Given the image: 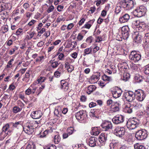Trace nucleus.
I'll return each mask as SVG.
<instances>
[{"instance_id":"nucleus-22","label":"nucleus","mask_w":149,"mask_h":149,"mask_svg":"<svg viewBox=\"0 0 149 149\" xmlns=\"http://www.w3.org/2000/svg\"><path fill=\"white\" fill-rule=\"evenodd\" d=\"M131 105L132 107L136 109H138L141 108L142 107V104L133 101L131 103Z\"/></svg>"},{"instance_id":"nucleus-29","label":"nucleus","mask_w":149,"mask_h":149,"mask_svg":"<svg viewBox=\"0 0 149 149\" xmlns=\"http://www.w3.org/2000/svg\"><path fill=\"white\" fill-rule=\"evenodd\" d=\"M22 110V108H20L17 106H15L13 108V111L14 113H16Z\"/></svg>"},{"instance_id":"nucleus-30","label":"nucleus","mask_w":149,"mask_h":149,"mask_svg":"<svg viewBox=\"0 0 149 149\" xmlns=\"http://www.w3.org/2000/svg\"><path fill=\"white\" fill-rule=\"evenodd\" d=\"M118 146L117 143L112 142L109 144L110 149H116V148Z\"/></svg>"},{"instance_id":"nucleus-40","label":"nucleus","mask_w":149,"mask_h":149,"mask_svg":"<svg viewBox=\"0 0 149 149\" xmlns=\"http://www.w3.org/2000/svg\"><path fill=\"white\" fill-rule=\"evenodd\" d=\"M30 77V71H27L25 74V77L23 78V81H26L27 79H29Z\"/></svg>"},{"instance_id":"nucleus-60","label":"nucleus","mask_w":149,"mask_h":149,"mask_svg":"<svg viewBox=\"0 0 149 149\" xmlns=\"http://www.w3.org/2000/svg\"><path fill=\"white\" fill-rule=\"evenodd\" d=\"M93 38L92 36H90L88 37L86 40V42L88 43H91L92 42Z\"/></svg>"},{"instance_id":"nucleus-11","label":"nucleus","mask_w":149,"mask_h":149,"mask_svg":"<svg viewBox=\"0 0 149 149\" xmlns=\"http://www.w3.org/2000/svg\"><path fill=\"white\" fill-rule=\"evenodd\" d=\"M37 86H35L34 84H32L25 91V94L27 95H29L31 94H33L35 93L36 89Z\"/></svg>"},{"instance_id":"nucleus-10","label":"nucleus","mask_w":149,"mask_h":149,"mask_svg":"<svg viewBox=\"0 0 149 149\" xmlns=\"http://www.w3.org/2000/svg\"><path fill=\"white\" fill-rule=\"evenodd\" d=\"M101 126L106 131L112 129L113 127L112 123L110 121L106 120L103 122Z\"/></svg>"},{"instance_id":"nucleus-53","label":"nucleus","mask_w":149,"mask_h":149,"mask_svg":"<svg viewBox=\"0 0 149 149\" xmlns=\"http://www.w3.org/2000/svg\"><path fill=\"white\" fill-rule=\"evenodd\" d=\"M83 113V114H81L80 117V120H79L82 121L83 120H85L86 118L87 115H86V114L85 113V112H84Z\"/></svg>"},{"instance_id":"nucleus-8","label":"nucleus","mask_w":149,"mask_h":149,"mask_svg":"<svg viewBox=\"0 0 149 149\" xmlns=\"http://www.w3.org/2000/svg\"><path fill=\"white\" fill-rule=\"evenodd\" d=\"M125 129L123 127H116L114 131V134L120 137H122L125 134Z\"/></svg>"},{"instance_id":"nucleus-28","label":"nucleus","mask_w":149,"mask_h":149,"mask_svg":"<svg viewBox=\"0 0 149 149\" xmlns=\"http://www.w3.org/2000/svg\"><path fill=\"white\" fill-rule=\"evenodd\" d=\"M84 112H85V111H84L81 110L76 113L75 114V117L76 119L78 120H80L81 115V114H83L84 113H83Z\"/></svg>"},{"instance_id":"nucleus-49","label":"nucleus","mask_w":149,"mask_h":149,"mask_svg":"<svg viewBox=\"0 0 149 149\" xmlns=\"http://www.w3.org/2000/svg\"><path fill=\"white\" fill-rule=\"evenodd\" d=\"M16 34L17 36L21 35L23 34V30L22 29L19 28L16 32Z\"/></svg>"},{"instance_id":"nucleus-41","label":"nucleus","mask_w":149,"mask_h":149,"mask_svg":"<svg viewBox=\"0 0 149 149\" xmlns=\"http://www.w3.org/2000/svg\"><path fill=\"white\" fill-rule=\"evenodd\" d=\"M57 71H58L61 74H63L64 72V70L63 69V65L62 64H61L59 65Z\"/></svg>"},{"instance_id":"nucleus-44","label":"nucleus","mask_w":149,"mask_h":149,"mask_svg":"<svg viewBox=\"0 0 149 149\" xmlns=\"http://www.w3.org/2000/svg\"><path fill=\"white\" fill-rule=\"evenodd\" d=\"M44 149H56V147L54 145L50 144L45 146Z\"/></svg>"},{"instance_id":"nucleus-18","label":"nucleus","mask_w":149,"mask_h":149,"mask_svg":"<svg viewBox=\"0 0 149 149\" xmlns=\"http://www.w3.org/2000/svg\"><path fill=\"white\" fill-rule=\"evenodd\" d=\"M10 126L9 124L7 123L4 125L2 127V131L8 135H10L12 132V131L9 129Z\"/></svg>"},{"instance_id":"nucleus-13","label":"nucleus","mask_w":149,"mask_h":149,"mask_svg":"<svg viewBox=\"0 0 149 149\" xmlns=\"http://www.w3.org/2000/svg\"><path fill=\"white\" fill-rule=\"evenodd\" d=\"M113 122L115 124H118L123 123L124 121V117L121 115H118L115 116L112 119Z\"/></svg>"},{"instance_id":"nucleus-34","label":"nucleus","mask_w":149,"mask_h":149,"mask_svg":"<svg viewBox=\"0 0 149 149\" xmlns=\"http://www.w3.org/2000/svg\"><path fill=\"white\" fill-rule=\"evenodd\" d=\"M50 62L51 64L52 67L53 68H56L58 65V63L57 61H50Z\"/></svg>"},{"instance_id":"nucleus-59","label":"nucleus","mask_w":149,"mask_h":149,"mask_svg":"<svg viewBox=\"0 0 149 149\" xmlns=\"http://www.w3.org/2000/svg\"><path fill=\"white\" fill-rule=\"evenodd\" d=\"M77 146L78 149H86V146L84 144H79Z\"/></svg>"},{"instance_id":"nucleus-16","label":"nucleus","mask_w":149,"mask_h":149,"mask_svg":"<svg viewBox=\"0 0 149 149\" xmlns=\"http://www.w3.org/2000/svg\"><path fill=\"white\" fill-rule=\"evenodd\" d=\"M61 86L60 88L64 91H67L68 89V84L65 80H62L61 81Z\"/></svg>"},{"instance_id":"nucleus-43","label":"nucleus","mask_w":149,"mask_h":149,"mask_svg":"<svg viewBox=\"0 0 149 149\" xmlns=\"http://www.w3.org/2000/svg\"><path fill=\"white\" fill-rule=\"evenodd\" d=\"M134 41L137 43H140L141 41V38L140 35L136 36L134 38Z\"/></svg>"},{"instance_id":"nucleus-45","label":"nucleus","mask_w":149,"mask_h":149,"mask_svg":"<svg viewBox=\"0 0 149 149\" xmlns=\"http://www.w3.org/2000/svg\"><path fill=\"white\" fill-rule=\"evenodd\" d=\"M74 129L73 127H70L68 128L67 130V133L69 135L72 134L74 132Z\"/></svg>"},{"instance_id":"nucleus-19","label":"nucleus","mask_w":149,"mask_h":149,"mask_svg":"<svg viewBox=\"0 0 149 149\" xmlns=\"http://www.w3.org/2000/svg\"><path fill=\"white\" fill-rule=\"evenodd\" d=\"M119 104L118 103L116 102L113 104L111 106V110L113 112H116L119 110Z\"/></svg>"},{"instance_id":"nucleus-31","label":"nucleus","mask_w":149,"mask_h":149,"mask_svg":"<svg viewBox=\"0 0 149 149\" xmlns=\"http://www.w3.org/2000/svg\"><path fill=\"white\" fill-rule=\"evenodd\" d=\"M130 77V75L129 73H125L123 75V79L125 81H126L129 79Z\"/></svg>"},{"instance_id":"nucleus-51","label":"nucleus","mask_w":149,"mask_h":149,"mask_svg":"<svg viewBox=\"0 0 149 149\" xmlns=\"http://www.w3.org/2000/svg\"><path fill=\"white\" fill-rule=\"evenodd\" d=\"M52 132V130L51 129L50 130H45V131L44 132H43V135H42V134H41V135H40V136L41 137H45V136L48 133H51Z\"/></svg>"},{"instance_id":"nucleus-63","label":"nucleus","mask_w":149,"mask_h":149,"mask_svg":"<svg viewBox=\"0 0 149 149\" xmlns=\"http://www.w3.org/2000/svg\"><path fill=\"white\" fill-rule=\"evenodd\" d=\"M91 26V24H89V22H87L85 24V25L83 27V28L89 29Z\"/></svg>"},{"instance_id":"nucleus-46","label":"nucleus","mask_w":149,"mask_h":149,"mask_svg":"<svg viewBox=\"0 0 149 149\" xmlns=\"http://www.w3.org/2000/svg\"><path fill=\"white\" fill-rule=\"evenodd\" d=\"M89 141L88 142V145L91 147H93V137L89 136Z\"/></svg>"},{"instance_id":"nucleus-55","label":"nucleus","mask_w":149,"mask_h":149,"mask_svg":"<svg viewBox=\"0 0 149 149\" xmlns=\"http://www.w3.org/2000/svg\"><path fill=\"white\" fill-rule=\"evenodd\" d=\"M3 32L5 33L7 32L8 30V26L7 25H5L3 26L2 28Z\"/></svg>"},{"instance_id":"nucleus-58","label":"nucleus","mask_w":149,"mask_h":149,"mask_svg":"<svg viewBox=\"0 0 149 149\" xmlns=\"http://www.w3.org/2000/svg\"><path fill=\"white\" fill-rule=\"evenodd\" d=\"M139 25V27L143 29H144L146 26V24L143 22H140Z\"/></svg>"},{"instance_id":"nucleus-42","label":"nucleus","mask_w":149,"mask_h":149,"mask_svg":"<svg viewBox=\"0 0 149 149\" xmlns=\"http://www.w3.org/2000/svg\"><path fill=\"white\" fill-rule=\"evenodd\" d=\"M144 39L146 42H149V33H146L145 34Z\"/></svg>"},{"instance_id":"nucleus-32","label":"nucleus","mask_w":149,"mask_h":149,"mask_svg":"<svg viewBox=\"0 0 149 149\" xmlns=\"http://www.w3.org/2000/svg\"><path fill=\"white\" fill-rule=\"evenodd\" d=\"M134 148L135 149H145V147L143 146L139 143L134 145Z\"/></svg>"},{"instance_id":"nucleus-4","label":"nucleus","mask_w":149,"mask_h":149,"mask_svg":"<svg viewBox=\"0 0 149 149\" xmlns=\"http://www.w3.org/2000/svg\"><path fill=\"white\" fill-rule=\"evenodd\" d=\"M147 135V131L142 129L138 130L136 132L135 137L138 140H142L146 138Z\"/></svg>"},{"instance_id":"nucleus-20","label":"nucleus","mask_w":149,"mask_h":149,"mask_svg":"<svg viewBox=\"0 0 149 149\" xmlns=\"http://www.w3.org/2000/svg\"><path fill=\"white\" fill-rule=\"evenodd\" d=\"M130 18V16L128 14H125L121 16L119 19V21L121 23L127 22Z\"/></svg>"},{"instance_id":"nucleus-14","label":"nucleus","mask_w":149,"mask_h":149,"mask_svg":"<svg viewBox=\"0 0 149 149\" xmlns=\"http://www.w3.org/2000/svg\"><path fill=\"white\" fill-rule=\"evenodd\" d=\"M133 107L129 102L125 103L124 104V111L125 113H131L132 112Z\"/></svg>"},{"instance_id":"nucleus-15","label":"nucleus","mask_w":149,"mask_h":149,"mask_svg":"<svg viewBox=\"0 0 149 149\" xmlns=\"http://www.w3.org/2000/svg\"><path fill=\"white\" fill-rule=\"evenodd\" d=\"M42 115V113L41 111H33L31 116L32 118L35 119L40 118Z\"/></svg>"},{"instance_id":"nucleus-1","label":"nucleus","mask_w":149,"mask_h":149,"mask_svg":"<svg viewBox=\"0 0 149 149\" xmlns=\"http://www.w3.org/2000/svg\"><path fill=\"white\" fill-rule=\"evenodd\" d=\"M35 120L28 121L23 128L24 131L28 134H31L34 131V129L38 126L39 123Z\"/></svg>"},{"instance_id":"nucleus-23","label":"nucleus","mask_w":149,"mask_h":149,"mask_svg":"<svg viewBox=\"0 0 149 149\" xmlns=\"http://www.w3.org/2000/svg\"><path fill=\"white\" fill-rule=\"evenodd\" d=\"M56 134L54 137L53 140L55 144H58L60 142L61 138L58 132H56Z\"/></svg>"},{"instance_id":"nucleus-62","label":"nucleus","mask_w":149,"mask_h":149,"mask_svg":"<svg viewBox=\"0 0 149 149\" xmlns=\"http://www.w3.org/2000/svg\"><path fill=\"white\" fill-rule=\"evenodd\" d=\"M96 0V2L97 1V2L96 3V4L97 6H98L99 5L100 3L102 4H103L104 2H105V0Z\"/></svg>"},{"instance_id":"nucleus-54","label":"nucleus","mask_w":149,"mask_h":149,"mask_svg":"<svg viewBox=\"0 0 149 149\" xmlns=\"http://www.w3.org/2000/svg\"><path fill=\"white\" fill-rule=\"evenodd\" d=\"M17 104L18 106L21 108H23L24 106V104L20 100L17 101Z\"/></svg>"},{"instance_id":"nucleus-33","label":"nucleus","mask_w":149,"mask_h":149,"mask_svg":"<svg viewBox=\"0 0 149 149\" xmlns=\"http://www.w3.org/2000/svg\"><path fill=\"white\" fill-rule=\"evenodd\" d=\"M35 145L33 143H31L28 144L25 149H35Z\"/></svg>"},{"instance_id":"nucleus-3","label":"nucleus","mask_w":149,"mask_h":149,"mask_svg":"<svg viewBox=\"0 0 149 149\" xmlns=\"http://www.w3.org/2000/svg\"><path fill=\"white\" fill-rule=\"evenodd\" d=\"M139 124V121L136 119L133 118L129 119L126 124L127 128L130 130L135 129L138 127Z\"/></svg>"},{"instance_id":"nucleus-9","label":"nucleus","mask_w":149,"mask_h":149,"mask_svg":"<svg viewBox=\"0 0 149 149\" xmlns=\"http://www.w3.org/2000/svg\"><path fill=\"white\" fill-rule=\"evenodd\" d=\"M123 8L126 9H131L134 6V2L132 0H125L122 3Z\"/></svg>"},{"instance_id":"nucleus-24","label":"nucleus","mask_w":149,"mask_h":149,"mask_svg":"<svg viewBox=\"0 0 149 149\" xmlns=\"http://www.w3.org/2000/svg\"><path fill=\"white\" fill-rule=\"evenodd\" d=\"M65 68L67 69L68 72H71L74 70V67L72 65H70L68 63H65Z\"/></svg>"},{"instance_id":"nucleus-6","label":"nucleus","mask_w":149,"mask_h":149,"mask_svg":"<svg viewBox=\"0 0 149 149\" xmlns=\"http://www.w3.org/2000/svg\"><path fill=\"white\" fill-rule=\"evenodd\" d=\"M141 54L137 53L136 51H132L129 56V58L134 62L138 61L141 59Z\"/></svg>"},{"instance_id":"nucleus-57","label":"nucleus","mask_w":149,"mask_h":149,"mask_svg":"<svg viewBox=\"0 0 149 149\" xmlns=\"http://www.w3.org/2000/svg\"><path fill=\"white\" fill-rule=\"evenodd\" d=\"M74 25V23H71L69 24L67 26V29L68 30H70Z\"/></svg>"},{"instance_id":"nucleus-21","label":"nucleus","mask_w":149,"mask_h":149,"mask_svg":"<svg viewBox=\"0 0 149 149\" xmlns=\"http://www.w3.org/2000/svg\"><path fill=\"white\" fill-rule=\"evenodd\" d=\"M121 93L120 89L113 90L112 91L113 96V97L116 98L121 96Z\"/></svg>"},{"instance_id":"nucleus-47","label":"nucleus","mask_w":149,"mask_h":149,"mask_svg":"<svg viewBox=\"0 0 149 149\" xmlns=\"http://www.w3.org/2000/svg\"><path fill=\"white\" fill-rule=\"evenodd\" d=\"M100 133V131L97 129V127H94V136H97Z\"/></svg>"},{"instance_id":"nucleus-61","label":"nucleus","mask_w":149,"mask_h":149,"mask_svg":"<svg viewBox=\"0 0 149 149\" xmlns=\"http://www.w3.org/2000/svg\"><path fill=\"white\" fill-rule=\"evenodd\" d=\"M13 126L17 127H18L19 125H21L22 124V122L21 121H18L15 123H13Z\"/></svg>"},{"instance_id":"nucleus-5","label":"nucleus","mask_w":149,"mask_h":149,"mask_svg":"<svg viewBox=\"0 0 149 149\" xmlns=\"http://www.w3.org/2000/svg\"><path fill=\"white\" fill-rule=\"evenodd\" d=\"M134 94L136 100L139 102L143 101L146 96L144 91L141 89L136 90Z\"/></svg>"},{"instance_id":"nucleus-35","label":"nucleus","mask_w":149,"mask_h":149,"mask_svg":"<svg viewBox=\"0 0 149 149\" xmlns=\"http://www.w3.org/2000/svg\"><path fill=\"white\" fill-rule=\"evenodd\" d=\"M46 78L45 77L42 76L39 77L37 80L38 82V83H42L44 82L45 80H46Z\"/></svg>"},{"instance_id":"nucleus-64","label":"nucleus","mask_w":149,"mask_h":149,"mask_svg":"<svg viewBox=\"0 0 149 149\" xmlns=\"http://www.w3.org/2000/svg\"><path fill=\"white\" fill-rule=\"evenodd\" d=\"M17 49L16 47H15V48H12L11 50L9 51V54L10 55H12L14 53L15 50Z\"/></svg>"},{"instance_id":"nucleus-2","label":"nucleus","mask_w":149,"mask_h":149,"mask_svg":"<svg viewBox=\"0 0 149 149\" xmlns=\"http://www.w3.org/2000/svg\"><path fill=\"white\" fill-rule=\"evenodd\" d=\"M107 135L106 133H101L99 136L98 137V139L96 137L94 136V146H98L99 144L98 141L102 145L105 144V142L107 141Z\"/></svg>"},{"instance_id":"nucleus-52","label":"nucleus","mask_w":149,"mask_h":149,"mask_svg":"<svg viewBox=\"0 0 149 149\" xmlns=\"http://www.w3.org/2000/svg\"><path fill=\"white\" fill-rule=\"evenodd\" d=\"M130 67L132 69L135 70H137L138 69L137 65L132 63H130Z\"/></svg>"},{"instance_id":"nucleus-36","label":"nucleus","mask_w":149,"mask_h":149,"mask_svg":"<svg viewBox=\"0 0 149 149\" xmlns=\"http://www.w3.org/2000/svg\"><path fill=\"white\" fill-rule=\"evenodd\" d=\"M7 135H8L2 131L0 133V140H3Z\"/></svg>"},{"instance_id":"nucleus-39","label":"nucleus","mask_w":149,"mask_h":149,"mask_svg":"<svg viewBox=\"0 0 149 149\" xmlns=\"http://www.w3.org/2000/svg\"><path fill=\"white\" fill-rule=\"evenodd\" d=\"M44 59V56H39L38 57L37 59L35 60L36 62L39 63H41L43 61V59Z\"/></svg>"},{"instance_id":"nucleus-48","label":"nucleus","mask_w":149,"mask_h":149,"mask_svg":"<svg viewBox=\"0 0 149 149\" xmlns=\"http://www.w3.org/2000/svg\"><path fill=\"white\" fill-rule=\"evenodd\" d=\"M14 61L13 58L11 59L8 62L6 65V68H11L12 67V63Z\"/></svg>"},{"instance_id":"nucleus-38","label":"nucleus","mask_w":149,"mask_h":149,"mask_svg":"<svg viewBox=\"0 0 149 149\" xmlns=\"http://www.w3.org/2000/svg\"><path fill=\"white\" fill-rule=\"evenodd\" d=\"M93 91V85H91L89 86L87 90V92L88 94H90Z\"/></svg>"},{"instance_id":"nucleus-27","label":"nucleus","mask_w":149,"mask_h":149,"mask_svg":"<svg viewBox=\"0 0 149 149\" xmlns=\"http://www.w3.org/2000/svg\"><path fill=\"white\" fill-rule=\"evenodd\" d=\"M102 79L104 81H107L109 82L112 81V79L111 77L107 76L104 74L102 77ZM108 83V82H107Z\"/></svg>"},{"instance_id":"nucleus-56","label":"nucleus","mask_w":149,"mask_h":149,"mask_svg":"<svg viewBox=\"0 0 149 149\" xmlns=\"http://www.w3.org/2000/svg\"><path fill=\"white\" fill-rule=\"evenodd\" d=\"M100 73L99 72H96L94 74V79H98L100 76Z\"/></svg>"},{"instance_id":"nucleus-37","label":"nucleus","mask_w":149,"mask_h":149,"mask_svg":"<svg viewBox=\"0 0 149 149\" xmlns=\"http://www.w3.org/2000/svg\"><path fill=\"white\" fill-rule=\"evenodd\" d=\"M93 50V48L92 47H90L87 48L84 50V52L85 54H91Z\"/></svg>"},{"instance_id":"nucleus-12","label":"nucleus","mask_w":149,"mask_h":149,"mask_svg":"<svg viewBox=\"0 0 149 149\" xmlns=\"http://www.w3.org/2000/svg\"><path fill=\"white\" fill-rule=\"evenodd\" d=\"M129 28L127 26H123L122 28V34L124 39H127L129 37Z\"/></svg>"},{"instance_id":"nucleus-26","label":"nucleus","mask_w":149,"mask_h":149,"mask_svg":"<svg viewBox=\"0 0 149 149\" xmlns=\"http://www.w3.org/2000/svg\"><path fill=\"white\" fill-rule=\"evenodd\" d=\"M8 13L5 11H3L1 14L2 19H3L4 20L6 21L8 17L7 16L8 15Z\"/></svg>"},{"instance_id":"nucleus-7","label":"nucleus","mask_w":149,"mask_h":149,"mask_svg":"<svg viewBox=\"0 0 149 149\" xmlns=\"http://www.w3.org/2000/svg\"><path fill=\"white\" fill-rule=\"evenodd\" d=\"M123 97L127 101L131 103L134 101L135 99L134 93L131 91L125 92L123 94Z\"/></svg>"},{"instance_id":"nucleus-50","label":"nucleus","mask_w":149,"mask_h":149,"mask_svg":"<svg viewBox=\"0 0 149 149\" xmlns=\"http://www.w3.org/2000/svg\"><path fill=\"white\" fill-rule=\"evenodd\" d=\"M144 72L146 74H149V64L145 67Z\"/></svg>"},{"instance_id":"nucleus-25","label":"nucleus","mask_w":149,"mask_h":149,"mask_svg":"<svg viewBox=\"0 0 149 149\" xmlns=\"http://www.w3.org/2000/svg\"><path fill=\"white\" fill-rule=\"evenodd\" d=\"M135 81L138 83H140L143 80V78L142 76L139 74H136L134 77Z\"/></svg>"},{"instance_id":"nucleus-17","label":"nucleus","mask_w":149,"mask_h":149,"mask_svg":"<svg viewBox=\"0 0 149 149\" xmlns=\"http://www.w3.org/2000/svg\"><path fill=\"white\" fill-rule=\"evenodd\" d=\"M145 13L144 10H134L133 11L134 15L138 17H141L145 15Z\"/></svg>"}]
</instances>
